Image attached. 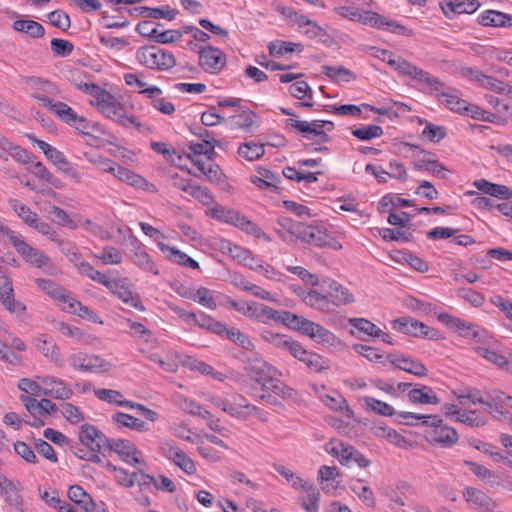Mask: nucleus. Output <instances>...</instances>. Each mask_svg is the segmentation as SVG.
<instances>
[{"mask_svg":"<svg viewBox=\"0 0 512 512\" xmlns=\"http://www.w3.org/2000/svg\"><path fill=\"white\" fill-rule=\"evenodd\" d=\"M199 65L205 72L218 73L226 65V55L211 45L202 47L199 50Z\"/></svg>","mask_w":512,"mask_h":512,"instance_id":"9b49d317","label":"nucleus"},{"mask_svg":"<svg viewBox=\"0 0 512 512\" xmlns=\"http://www.w3.org/2000/svg\"><path fill=\"white\" fill-rule=\"evenodd\" d=\"M12 246L27 263L43 270L47 274H54L56 270L55 266L47 255L30 246L19 237L17 239H13Z\"/></svg>","mask_w":512,"mask_h":512,"instance_id":"39448f33","label":"nucleus"},{"mask_svg":"<svg viewBox=\"0 0 512 512\" xmlns=\"http://www.w3.org/2000/svg\"><path fill=\"white\" fill-rule=\"evenodd\" d=\"M109 290L125 304L140 311L144 310L140 296L138 294H133L127 285V279H114V282L112 283V286L109 288Z\"/></svg>","mask_w":512,"mask_h":512,"instance_id":"a211bd4d","label":"nucleus"},{"mask_svg":"<svg viewBox=\"0 0 512 512\" xmlns=\"http://www.w3.org/2000/svg\"><path fill=\"white\" fill-rule=\"evenodd\" d=\"M52 107V113L57 115L64 123L71 125L73 120L76 119L77 113L66 103L58 101Z\"/></svg>","mask_w":512,"mask_h":512,"instance_id":"052dcab7","label":"nucleus"},{"mask_svg":"<svg viewBox=\"0 0 512 512\" xmlns=\"http://www.w3.org/2000/svg\"><path fill=\"white\" fill-rule=\"evenodd\" d=\"M412 202L408 199H404L398 196H393L390 194H387L381 198V200L378 203V210L382 213H385L388 211L389 207H397V206H405L410 207L412 206Z\"/></svg>","mask_w":512,"mask_h":512,"instance_id":"bf43d9fd","label":"nucleus"},{"mask_svg":"<svg viewBox=\"0 0 512 512\" xmlns=\"http://www.w3.org/2000/svg\"><path fill=\"white\" fill-rule=\"evenodd\" d=\"M42 383L50 386V388H44L42 394L50 396L55 399L67 400L73 395L72 389L65 386V382L55 377H45L42 379Z\"/></svg>","mask_w":512,"mask_h":512,"instance_id":"5701e85b","label":"nucleus"},{"mask_svg":"<svg viewBox=\"0 0 512 512\" xmlns=\"http://www.w3.org/2000/svg\"><path fill=\"white\" fill-rule=\"evenodd\" d=\"M455 421L463 423L471 428L482 427L487 423L486 418L480 416L477 410L461 411L459 417L455 418Z\"/></svg>","mask_w":512,"mask_h":512,"instance_id":"603ef678","label":"nucleus"},{"mask_svg":"<svg viewBox=\"0 0 512 512\" xmlns=\"http://www.w3.org/2000/svg\"><path fill=\"white\" fill-rule=\"evenodd\" d=\"M35 282L40 289L45 291L48 295H50L54 299L58 300L59 297H62V293L65 292V289L63 287L59 286L52 280L38 278L35 280Z\"/></svg>","mask_w":512,"mask_h":512,"instance_id":"0e129e2a","label":"nucleus"},{"mask_svg":"<svg viewBox=\"0 0 512 512\" xmlns=\"http://www.w3.org/2000/svg\"><path fill=\"white\" fill-rule=\"evenodd\" d=\"M73 368L84 372H106L111 364L98 355L74 354L69 358Z\"/></svg>","mask_w":512,"mask_h":512,"instance_id":"f8f14e48","label":"nucleus"},{"mask_svg":"<svg viewBox=\"0 0 512 512\" xmlns=\"http://www.w3.org/2000/svg\"><path fill=\"white\" fill-rule=\"evenodd\" d=\"M436 97L438 101L444 104L449 110L459 114H463L464 109L468 107L466 100L459 98L456 94L451 92L437 93Z\"/></svg>","mask_w":512,"mask_h":512,"instance_id":"c9c22d12","label":"nucleus"},{"mask_svg":"<svg viewBox=\"0 0 512 512\" xmlns=\"http://www.w3.org/2000/svg\"><path fill=\"white\" fill-rule=\"evenodd\" d=\"M367 409H370L371 411L383 415V416H393L396 414L394 408L380 400H377L373 397L366 396L363 399Z\"/></svg>","mask_w":512,"mask_h":512,"instance_id":"5fc2aeb1","label":"nucleus"},{"mask_svg":"<svg viewBox=\"0 0 512 512\" xmlns=\"http://www.w3.org/2000/svg\"><path fill=\"white\" fill-rule=\"evenodd\" d=\"M210 214L212 218L234 226L237 225L238 220H242V214H240L238 211L233 209H226L223 206L212 208Z\"/></svg>","mask_w":512,"mask_h":512,"instance_id":"ea45409f","label":"nucleus"},{"mask_svg":"<svg viewBox=\"0 0 512 512\" xmlns=\"http://www.w3.org/2000/svg\"><path fill=\"white\" fill-rule=\"evenodd\" d=\"M463 497L474 510L492 512L497 507V503L491 497L483 491L471 486L463 490Z\"/></svg>","mask_w":512,"mask_h":512,"instance_id":"4468645a","label":"nucleus"},{"mask_svg":"<svg viewBox=\"0 0 512 512\" xmlns=\"http://www.w3.org/2000/svg\"><path fill=\"white\" fill-rule=\"evenodd\" d=\"M511 396L503 391L492 389L486 392L485 411L494 418L501 419L506 417L508 412L504 409V404H509Z\"/></svg>","mask_w":512,"mask_h":512,"instance_id":"dca6fc26","label":"nucleus"},{"mask_svg":"<svg viewBox=\"0 0 512 512\" xmlns=\"http://www.w3.org/2000/svg\"><path fill=\"white\" fill-rule=\"evenodd\" d=\"M10 205L25 224H27L29 227H32L33 224H35L38 215L37 213L31 211L27 205L20 203L16 199L10 200Z\"/></svg>","mask_w":512,"mask_h":512,"instance_id":"864d4df0","label":"nucleus"},{"mask_svg":"<svg viewBox=\"0 0 512 512\" xmlns=\"http://www.w3.org/2000/svg\"><path fill=\"white\" fill-rule=\"evenodd\" d=\"M322 73L334 81L350 82L356 78L352 71L343 66L333 67L324 65L322 66Z\"/></svg>","mask_w":512,"mask_h":512,"instance_id":"79ce46f5","label":"nucleus"},{"mask_svg":"<svg viewBox=\"0 0 512 512\" xmlns=\"http://www.w3.org/2000/svg\"><path fill=\"white\" fill-rule=\"evenodd\" d=\"M393 328L413 337H426L431 340L443 339V335L436 329L429 328L423 322L411 317H400L393 321Z\"/></svg>","mask_w":512,"mask_h":512,"instance_id":"0eeeda50","label":"nucleus"},{"mask_svg":"<svg viewBox=\"0 0 512 512\" xmlns=\"http://www.w3.org/2000/svg\"><path fill=\"white\" fill-rule=\"evenodd\" d=\"M387 359L396 368L415 376L426 377L428 374L427 368L421 362L415 361L403 355L389 354Z\"/></svg>","mask_w":512,"mask_h":512,"instance_id":"6ab92c4d","label":"nucleus"},{"mask_svg":"<svg viewBox=\"0 0 512 512\" xmlns=\"http://www.w3.org/2000/svg\"><path fill=\"white\" fill-rule=\"evenodd\" d=\"M323 402L333 411L343 412L347 417H351L353 415V411L349 408L347 400L339 393L326 395Z\"/></svg>","mask_w":512,"mask_h":512,"instance_id":"a19ab883","label":"nucleus"},{"mask_svg":"<svg viewBox=\"0 0 512 512\" xmlns=\"http://www.w3.org/2000/svg\"><path fill=\"white\" fill-rule=\"evenodd\" d=\"M485 27L512 28V15L498 10H486L477 19Z\"/></svg>","mask_w":512,"mask_h":512,"instance_id":"aec40b11","label":"nucleus"},{"mask_svg":"<svg viewBox=\"0 0 512 512\" xmlns=\"http://www.w3.org/2000/svg\"><path fill=\"white\" fill-rule=\"evenodd\" d=\"M96 435L97 427L89 423H84L80 426L78 439L83 446H86L90 452H92V448H94L96 443Z\"/></svg>","mask_w":512,"mask_h":512,"instance_id":"09e8293b","label":"nucleus"},{"mask_svg":"<svg viewBox=\"0 0 512 512\" xmlns=\"http://www.w3.org/2000/svg\"><path fill=\"white\" fill-rule=\"evenodd\" d=\"M226 302L236 311L242 313L246 317L257 319L260 303L257 302H239L231 298H227Z\"/></svg>","mask_w":512,"mask_h":512,"instance_id":"a18cd8bd","label":"nucleus"},{"mask_svg":"<svg viewBox=\"0 0 512 512\" xmlns=\"http://www.w3.org/2000/svg\"><path fill=\"white\" fill-rule=\"evenodd\" d=\"M0 152L2 154L1 157H3L5 160H7V157L4 155V153L8 152L11 157L20 163L26 164L30 161V156L25 149L19 146H13L12 143L8 141H5L2 145H0Z\"/></svg>","mask_w":512,"mask_h":512,"instance_id":"3c124183","label":"nucleus"},{"mask_svg":"<svg viewBox=\"0 0 512 512\" xmlns=\"http://www.w3.org/2000/svg\"><path fill=\"white\" fill-rule=\"evenodd\" d=\"M136 58L150 69L169 70L176 65V59L171 53L154 45L140 47Z\"/></svg>","mask_w":512,"mask_h":512,"instance_id":"7ed1b4c3","label":"nucleus"},{"mask_svg":"<svg viewBox=\"0 0 512 512\" xmlns=\"http://www.w3.org/2000/svg\"><path fill=\"white\" fill-rule=\"evenodd\" d=\"M290 330L306 336L314 342L330 347L339 343L338 337L322 325L315 323L304 316L290 313Z\"/></svg>","mask_w":512,"mask_h":512,"instance_id":"f03ea898","label":"nucleus"},{"mask_svg":"<svg viewBox=\"0 0 512 512\" xmlns=\"http://www.w3.org/2000/svg\"><path fill=\"white\" fill-rule=\"evenodd\" d=\"M193 301L198 302L199 304L212 310L216 309L217 307V303L214 297L211 295L210 290L205 287H200L194 291Z\"/></svg>","mask_w":512,"mask_h":512,"instance_id":"338daca9","label":"nucleus"},{"mask_svg":"<svg viewBox=\"0 0 512 512\" xmlns=\"http://www.w3.org/2000/svg\"><path fill=\"white\" fill-rule=\"evenodd\" d=\"M129 240L133 247L129 252V257L133 263L144 271L158 275L159 270L156 264L151 259L150 255L141 247L140 241L135 236H131Z\"/></svg>","mask_w":512,"mask_h":512,"instance_id":"2eb2a0df","label":"nucleus"},{"mask_svg":"<svg viewBox=\"0 0 512 512\" xmlns=\"http://www.w3.org/2000/svg\"><path fill=\"white\" fill-rule=\"evenodd\" d=\"M290 354H292L299 361L315 371H320L322 368V358L310 351L301 347L297 342L290 341Z\"/></svg>","mask_w":512,"mask_h":512,"instance_id":"b1692460","label":"nucleus"},{"mask_svg":"<svg viewBox=\"0 0 512 512\" xmlns=\"http://www.w3.org/2000/svg\"><path fill=\"white\" fill-rule=\"evenodd\" d=\"M441 3V9L445 16L449 17V12L454 14H472L480 7L478 0H444Z\"/></svg>","mask_w":512,"mask_h":512,"instance_id":"4be33fe9","label":"nucleus"},{"mask_svg":"<svg viewBox=\"0 0 512 512\" xmlns=\"http://www.w3.org/2000/svg\"><path fill=\"white\" fill-rule=\"evenodd\" d=\"M261 390L263 391L261 399L279 410H285L287 387L282 381L271 376L266 382H262Z\"/></svg>","mask_w":512,"mask_h":512,"instance_id":"1a4fd4ad","label":"nucleus"},{"mask_svg":"<svg viewBox=\"0 0 512 512\" xmlns=\"http://www.w3.org/2000/svg\"><path fill=\"white\" fill-rule=\"evenodd\" d=\"M260 335L265 342L272 344L275 347L288 348V340L286 339V335L283 333H277L269 329H264L261 331Z\"/></svg>","mask_w":512,"mask_h":512,"instance_id":"774afa93","label":"nucleus"},{"mask_svg":"<svg viewBox=\"0 0 512 512\" xmlns=\"http://www.w3.org/2000/svg\"><path fill=\"white\" fill-rule=\"evenodd\" d=\"M226 337L247 351H252L254 349V344L249 337L238 329H230L227 331Z\"/></svg>","mask_w":512,"mask_h":512,"instance_id":"e2e57ef3","label":"nucleus"},{"mask_svg":"<svg viewBox=\"0 0 512 512\" xmlns=\"http://www.w3.org/2000/svg\"><path fill=\"white\" fill-rule=\"evenodd\" d=\"M222 248L227 250L228 254L240 264L245 266H251L252 262L255 261L254 256L247 249H244L238 245L232 244L229 241H225L222 244Z\"/></svg>","mask_w":512,"mask_h":512,"instance_id":"4c0bfd02","label":"nucleus"},{"mask_svg":"<svg viewBox=\"0 0 512 512\" xmlns=\"http://www.w3.org/2000/svg\"><path fill=\"white\" fill-rule=\"evenodd\" d=\"M216 145H218L217 141L204 140V142L201 143H192L189 148L192 152L191 155H194L195 157L205 155L209 161H212L216 155Z\"/></svg>","mask_w":512,"mask_h":512,"instance_id":"8fccbe9b","label":"nucleus"},{"mask_svg":"<svg viewBox=\"0 0 512 512\" xmlns=\"http://www.w3.org/2000/svg\"><path fill=\"white\" fill-rule=\"evenodd\" d=\"M49 22L52 26L67 31L70 27V18L67 13L62 10H55L47 15Z\"/></svg>","mask_w":512,"mask_h":512,"instance_id":"680f3d73","label":"nucleus"},{"mask_svg":"<svg viewBox=\"0 0 512 512\" xmlns=\"http://www.w3.org/2000/svg\"><path fill=\"white\" fill-rule=\"evenodd\" d=\"M12 27L15 31L26 33L32 38H41L45 34L42 24L33 20H16L13 22Z\"/></svg>","mask_w":512,"mask_h":512,"instance_id":"e433bc0d","label":"nucleus"},{"mask_svg":"<svg viewBox=\"0 0 512 512\" xmlns=\"http://www.w3.org/2000/svg\"><path fill=\"white\" fill-rule=\"evenodd\" d=\"M157 245L160 251L164 253L170 261L192 269L199 268V263L196 260L179 249L171 247L163 242H158Z\"/></svg>","mask_w":512,"mask_h":512,"instance_id":"393cba45","label":"nucleus"},{"mask_svg":"<svg viewBox=\"0 0 512 512\" xmlns=\"http://www.w3.org/2000/svg\"><path fill=\"white\" fill-rule=\"evenodd\" d=\"M408 399L413 404H439V397L433 392L429 386L422 385L419 388L409 390Z\"/></svg>","mask_w":512,"mask_h":512,"instance_id":"c756f323","label":"nucleus"},{"mask_svg":"<svg viewBox=\"0 0 512 512\" xmlns=\"http://www.w3.org/2000/svg\"><path fill=\"white\" fill-rule=\"evenodd\" d=\"M348 322L359 332H362L370 337H379L380 333H382V330L379 327L365 318H349Z\"/></svg>","mask_w":512,"mask_h":512,"instance_id":"c03bdc74","label":"nucleus"},{"mask_svg":"<svg viewBox=\"0 0 512 512\" xmlns=\"http://www.w3.org/2000/svg\"><path fill=\"white\" fill-rule=\"evenodd\" d=\"M428 426H432L430 441L439 444L441 447H450L458 441L457 431L443 424V420L437 415L430 417Z\"/></svg>","mask_w":512,"mask_h":512,"instance_id":"6e6552de","label":"nucleus"},{"mask_svg":"<svg viewBox=\"0 0 512 512\" xmlns=\"http://www.w3.org/2000/svg\"><path fill=\"white\" fill-rule=\"evenodd\" d=\"M112 421L118 428L128 427L139 432L147 430V426L144 421L124 412L115 413L112 416Z\"/></svg>","mask_w":512,"mask_h":512,"instance_id":"f704fd0d","label":"nucleus"},{"mask_svg":"<svg viewBox=\"0 0 512 512\" xmlns=\"http://www.w3.org/2000/svg\"><path fill=\"white\" fill-rule=\"evenodd\" d=\"M306 221L290 215V236L316 247H328L333 250L342 249V244L336 238L330 236L325 229L308 225Z\"/></svg>","mask_w":512,"mask_h":512,"instance_id":"f257e3e1","label":"nucleus"},{"mask_svg":"<svg viewBox=\"0 0 512 512\" xmlns=\"http://www.w3.org/2000/svg\"><path fill=\"white\" fill-rule=\"evenodd\" d=\"M297 114L290 111V127L296 129L302 136L308 140H315V143H327L331 140L330 136L323 131V129L317 128L316 120L303 121L296 119Z\"/></svg>","mask_w":512,"mask_h":512,"instance_id":"9d476101","label":"nucleus"},{"mask_svg":"<svg viewBox=\"0 0 512 512\" xmlns=\"http://www.w3.org/2000/svg\"><path fill=\"white\" fill-rule=\"evenodd\" d=\"M98 108L109 119H112L118 124L127 127L126 119L128 116L126 115V110L113 95L112 99H105V102H102Z\"/></svg>","mask_w":512,"mask_h":512,"instance_id":"412c9836","label":"nucleus"},{"mask_svg":"<svg viewBox=\"0 0 512 512\" xmlns=\"http://www.w3.org/2000/svg\"><path fill=\"white\" fill-rule=\"evenodd\" d=\"M290 28L308 39L318 38L322 42H326V39L329 37L326 30L319 26L317 22L292 9H290Z\"/></svg>","mask_w":512,"mask_h":512,"instance_id":"423d86ee","label":"nucleus"},{"mask_svg":"<svg viewBox=\"0 0 512 512\" xmlns=\"http://www.w3.org/2000/svg\"><path fill=\"white\" fill-rule=\"evenodd\" d=\"M125 11L130 15H133V11H139V13L145 18L167 19L169 21L174 20L176 15L178 14V11L176 9H171L168 5L156 8L146 6L127 8L125 9Z\"/></svg>","mask_w":512,"mask_h":512,"instance_id":"a878e982","label":"nucleus"},{"mask_svg":"<svg viewBox=\"0 0 512 512\" xmlns=\"http://www.w3.org/2000/svg\"><path fill=\"white\" fill-rule=\"evenodd\" d=\"M173 463L189 475L196 473L194 461L181 449L174 452Z\"/></svg>","mask_w":512,"mask_h":512,"instance_id":"13d9d810","label":"nucleus"},{"mask_svg":"<svg viewBox=\"0 0 512 512\" xmlns=\"http://www.w3.org/2000/svg\"><path fill=\"white\" fill-rule=\"evenodd\" d=\"M245 372L258 384L266 382L270 377L271 366L261 357L256 355L248 357L245 365Z\"/></svg>","mask_w":512,"mask_h":512,"instance_id":"f3484780","label":"nucleus"},{"mask_svg":"<svg viewBox=\"0 0 512 512\" xmlns=\"http://www.w3.org/2000/svg\"><path fill=\"white\" fill-rule=\"evenodd\" d=\"M460 404H464V400H469L472 404H480L485 407L486 393L483 395L477 388H465L454 392Z\"/></svg>","mask_w":512,"mask_h":512,"instance_id":"37998d69","label":"nucleus"},{"mask_svg":"<svg viewBox=\"0 0 512 512\" xmlns=\"http://www.w3.org/2000/svg\"><path fill=\"white\" fill-rule=\"evenodd\" d=\"M290 95L297 98L298 100H304L296 101L294 103V106L297 108H311L313 106V102H311L312 90L305 81H296L290 84Z\"/></svg>","mask_w":512,"mask_h":512,"instance_id":"bb28decb","label":"nucleus"},{"mask_svg":"<svg viewBox=\"0 0 512 512\" xmlns=\"http://www.w3.org/2000/svg\"><path fill=\"white\" fill-rule=\"evenodd\" d=\"M109 452H115L120 456V458L128 463L132 464L130 458H133V455L137 454L136 446L129 440L126 439H114V443L111 446Z\"/></svg>","mask_w":512,"mask_h":512,"instance_id":"58836bf2","label":"nucleus"},{"mask_svg":"<svg viewBox=\"0 0 512 512\" xmlns=\"http://www.w3.org/2000/svg\"><path fill=\"white\" fill-rule=\"evenodd\" d=\"M50 46L53 54L60 57L69 56L74 49V45L71 42L59 38H53L50 41Z\"/></svg>","mask_w":512,"mask_h":512,"instance_id":"69168bd1","label":"nucleus"},{"mask_svg":"<svg viewBox=\"0 0 512 512\" xmlns=\"http://www.w3.org/2000/svg\"><path fill=\"white\" fill-rule=\"evenodd\" d=\"M383 128L379 125H366L359 128H355L351 131V134L359 140L369 141L373 138H378L383 135Z\"/></svg>","mask_w":512,"mask_h":512,"instance_id":"de8ad7c7","label":"nucleus"},{"mask_svg":"<svg viewBox=\"0 0 512 512\" xmlns=\"http://www.w3.org/2000/svg\"><path fill=\"white\" fill-rule=\"evenodd\" d=\"M387 64L400 75L408 76L412 79L430 85L433 91H439L444 87V83L441 82L437 77L432 76L430 73L418 68L402 57H393V59H388Z\"/></svg>","mask_w":512,"mask_h":512,"instance_id":"20e7f679","label":"nucleus"},{"mask_svg":"<svg viewBox=\"0 0 512 512\" xmlns=\"http://www.w3.org/2000/svg\"><path fill=\"white\" fill-rule=\"evenodd\" d=\"M340 475L341 473L336 466H321L318 471V480L322 484H325L322 489L325 492L337 489L340 485V480H338Z\"/></svg>","mask_w":512,"mask_h":512,"instance_id":"c85d7f7f","label":"nucleus"},{"mask_svg":"<svg viewBox=\"0 0 512 512\" xmlns=\"http://www.w3.org/2000/svg\"><path fill=\"white\" fill-rule=\"evenodd\" d=\"M334 12L341 17L352 21H358L371 27L379 26L382 23L379 13L368 10H360L352 6H339L334 8Z\"/></svg>","mask_w":512,"mask_h":512,"instance_id":"ddd939ff","label":"nucleus"},{"mask_svg":"<svg viewBox=\"0 0 512 512\" xmlns=\"http://www.w3.org/2000/svg\"><path fill=\"white\" fill-rule=\"evenodd\" d=\"M307 495L298 498V502L308 512H317L319 509L320 492L316 487L306 491Z\"/></svg>","mask_w":512,"mask_h":512,"instance_id":"6e6d98bb","label":"nucleus"},{"mask_svg":"<svg viewBox=\"0 0 512 512\" xmlns=\"http://www.w3.org/2000/svg\"><path fill=\"white\" fill-rule=\"evenodd\" d=\"M256 114L250 109L242 110L241 113L230 117L233 127L249 130L254 124Z\"/></svg>","mask_w":512,"mask_h":512,"instance_id":"4d7b16f0","label":"nucleus"},{"mask_svg":"<svg viewBox=\"0 0 512 512\" xmlns=\"http://www.w3.org/2000/svg\"><path fill=\"white\" fill-rule=\"evenodd\" d=\"M474 186L483 193L496 198L505 200L512 198V190L505 185L495 184L485 179H480L474 182Z\"/></svg>","mask_w":512,"mask_h":512,"instance_id":"cd10ccee","label":"nucleus"},{"mask_svg":"<svg viewBox=\"0 0 512 512\" xmlns=\"http://www.w3.org/2000/svg\"><path fill=\"white\" fill-rule=\"evenodd\" d=\"M264 153V145L254 142L244 143L238 148V154L249 161L259 159Z\"/></svg>","mask_w":512,"mask_h":512,"instance_id":"49530a36","label":"nucleus"},{"mask_svg":"<svg viewBox=\"0 0 512 512\" xmlns=\"http://www.w3.org/2000/svg\"><path fill=\"white\" fill-rule=\"evenodd\" d=\"M327 294L331 299L333 306H340L354 302L353 294L350 293V291L347 288L337 283L336 281L330 282L329 292Z\"/></svg>","mask_w":512,"mask_h":512,"instance_id":"473e14b6","label":"nucleus"},{"mask_svg":"<svg viewBox=\"0 0 512 512\" xmlns=\"http://www.w3.org/2000/svg\"><path fill=\"white\" fill-rule=\"evenodd\" d=\"M37 349L46 357L49 358L56 366L62 367L64 360L62 354L56 344H49L45 335L41 334L37 337Z\"/></svg>","mask_w":512,"mask_h":512,"instance_id":"7c9ffc66","label":"nucleus"},{"mask_svg":"<svg viewBox=\"0 0 512 512\" xmlns=\"http://www.w3.org/2000/svg\"><path fill=\"white\" fill-rule=\"evenodd\" d=\"M427 158L419 159L412 162V166L417 171H427L432 173L433 175H439L442 171H445L446 168L439 163L436 155L434 153L422 150Z\"/></svg>","mask_w":512,"mask_h":512,"instance_id":"2f4dec72","label":"nucleus"},{"mask_svg":"<svg viewBox=\"0 0 512 512\" xmlns=\"http://www.w3.org/2000/svg\"><path fill=\"white\" fill-rule=\"evenodd\" d=\"M261 323H268L270 320L283 324L285 327H288V312L287 311H278L267 305L261 304L258 310V316L256 319Z\"/></svg>","mask_w":512,"mask_h":512,"instance_id":"72a5a7b5","label":"nucleus"}]
</instances>
